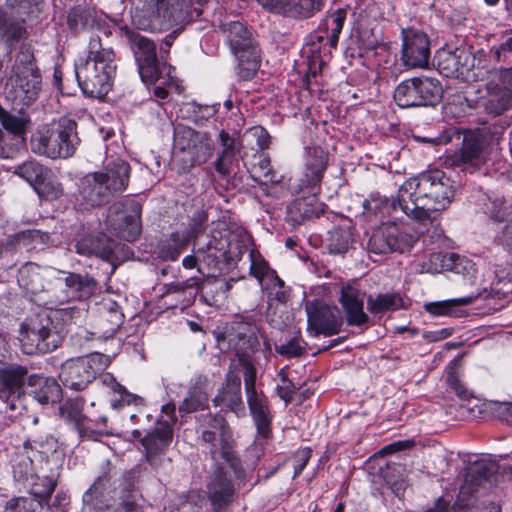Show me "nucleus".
<instances>
[{
  "mask_svg": "<svg viewBox=\"0 0 512 512\" xmlns=\"http://www.w3.org/2000/svg\"><path fill=\"white\" fill-rule=\"evenodd\" d=\"M62 271H57V274H52L51 278L47 281L44 294L37 301L44 305L57 306L70 302L68 289L65 287L64 277L61 276Z\"/></svg>",
  "mask_w": 512,
  "mask_h": 512,
  "instance_id": "f704fd0d",
  "label": "nucleus"
},
{
  "mask_svg": "<svg viewBox=\"0 0 512 512\" xmlns=\"http://www.w3.org/2000/svg\"><path fill=\"white\" fill-rule=\"evenodd\" d=\"M393 98L401 108L435 106L442 98V87L436 79L414 77L399 83Z\"/></svg>",
  "mask_w": 512,
  "mask_h": 512,
  "instance_id": "0eeeda50",
  "label": "nucleus"
},
{
  "mask_svg": "<svg viewBox=\"0 0 512 512\" xmlns=\"http://www.w3.org/2000/svg\"><path fill=\"white\" fill-rule=\"evenodd\" d=\"M114 241L106 235H100L95 239L82 240L77 243V251L81 254L95 255L109 260L114 254Z\"/></svg>",
  "mask_w": 512,
  "mask_h": 512,
  "instance_id": "58836bf2",
  "label": "nucleus"
},
{
  "mask_svg": "<svg viewBox=\"0 0 512 512\" xmlns=\"http://www.w3.org/2000/svg\"><path fill=\"white\" fill-rule=\"evenodd\" d=\"M289 213L295 221H302L318 216L308 199H297L289 207Z\"/></svg>",
  "mask_w": 512,
  "mask_h": 512,
  "instance_id": "e2e57ef3",
  "label": "nucleus"
},
{
  "mask_svg": "<svg viewBox=\"0 0 512 512\" xmlns=\"http://www.w3.org/2000/svg\"><path fill=\"white\" fill-rule=\"evenodd\" d=\"M280 383L277 385L278 396L285 401L286 404L292 402L296 393V386L288 379L286 368H282L278 372Z\"/></svg>",
  "mask_w": 512,
  "mask_h": 512,
  "instance_id": "774afa93",
  "label": "nucleus"
},
{
  "mask_svg": "<svg viewBox=\"0 0 512 512\" xmlns=\"http://www.w3.org/2000/svg\"><path fill=\"white\" fill-rule=\"evenodd\" d=\"M216 406L226 407L233 412H244V404L241 395V380L236 375H229L224 386L214 397Z\"/></svg>",
  "mask_w": 512,
  "mask_h": 512,
  "instance_id": "cd10ccee",
  "label": "nucleus"
},
{
  "mask_svg": "<svg viewBox=\"0 0 512 512\" xmlns=\"http://www.w3.org/2000/svg\"><path fill=\"white\" fill-rule=\"evenodd\" d=\"M61 276L64 277L71 301L89 298L97 289V281L88 274L62 271Z\"/></svg>",
  "mask_w": 512,
  "mask_h": 512,
  "instance_id": "7c9ffc66",
  "label": "nucleus"
},
{
  "mask_svg": "<svg viewBox=\"0 0 512 512\" xmlns=\"http://www.w3.org/2000/svg\"><path fill=\"white\" fill-rule=\"evenodd\" d=\"M15 173L35 187L44 182L47 169L36 161H27L17 166Z\"/></svg>",
  "mask_w": 512,
  "mask_h": 512,
  "instance_id": "3c124183",
  "label": "nucleus"
},
{
  "mask_svg": "<svg viewBox=\"0 0 512 512\" xmlns=\"http://www.w3.org/2000/svg\"><path fill=\"white\" fill-rule=\"evenodd\" d=\"M14 239L17 246L31 250L46 245L50 240V235L41 230L29 229L17 233Z\"/></svg>",
  "mask_w": 512,
  "mask_h": 512,
  "instance_id": "8fccbe9b",
  "label": "nucleus"
},
{
  "mask_svg": "<svg viewBox=\"0 0 512 512\" xmlns=\"http://www.w3.org/2000/svg\"><path fill=\"white\" fill-rule=\"evenodd\" d=\"M306 312L310 335L332 336L341 330L343 318L337 307H330L320 302H309L306 304Z\"/></svg>",
  "mask_w": 512,
  "mask_h": 512,
  "instance_id": "f8f14e48",
  "label": "nucleus"
},
{
  "mask_svg": "<svg viewBox=\"0 0 512 512\" xmlns=\"http://www.w3.org/2000/svg\"><path fill=\"white\" fill-rule=\"evenodd\" d=\"M479 106L492 116H499L512 108V91L495 83L487 84V93Z\"/></svg>",
  "mask_w": 512,
  "mask_h": 512,
  "instance_id": "b1692460",
  "label": "nucleus"
},
{
  "mask_svg": "<svg viewBox=\"0 0 512 512\" xmlns=\"http://www.w3.org/2000/svg\"><path fill=\"white\" fill-rule=\"evenodd\" d=\"M34 55L30 46L22 45L18 53L11 74H21L26 69L38 70L34 66Z\"/></svg>",
  "mask_w": 512,
  "mask_h": 512,
  "instance_id": "69168bd1",
  "label": "nucleus"
},
{
  "mask_svg": "<svg viewBox=\"0 0 512 512\" xmlns=\"http://www.w3.org/2000/svg\"><path fill=\"white\" fill-rule=\"evenodd\" d=\"M255 162L252 164L249 172L251 177L257 181L277 182L276 174L271 168L270 158L264 152L254 155Z\"/></svg>",
  "mask_w": 512,
  "mask_h": 512,
  "instance_id": "de8ad7c7",
  "label": "nucleus"
},
{
  "mask_svg": "<svg viewBox=\"0 0 512 512\" xmlns=\"http://www.w3.org/2000/svg\"><path fill=\"white\" fill-rule=\"evenodd\" d=\"M193 236L196 238V253L208 264L217 262L219 258L226 254L225 243L222 240L214 236H206V241L202 242L196 229L193 231Z\"/></svg>",
  "mask_w": 512,
  "mask_h": 512,
  "instance_id": "ea45409f",
  "label": "nucleus"
},
{
  "mask_svg": "<svg viewBox=\"0 0 512 512\" xmlns=\"http://www.w3.org/2000/svg\"><path fill=\"white\" fill-rule=\"evenodd\" d=\"M47 469L44 466H39L38 470L27 480L30 491L29 495L35 499L41 506L48 503L51 494L57 485L55 474H46Z\"/></svg>",
  "mask_w": 512,
  "mask_h": 512,
  "instance_id": "c756f323",
  "label": "nucleus"
},
{
  "mask_svg": "<svg viewBox=\"0 0 512 512\" xmlns=\"http://www.w3.org/2000/svg\"><path fill=\"white\" fill-rule=\"evenodd\" d=\"M271 9L287 17L309 18L319 11L324 0H269Z\"/></svg>",
  "mask_w": 512,
  "mask_h": 512,
  "instance_id": "393cba45",
  "label": "nucleus"
},
{
  "mask_svg": "<svg viewBox=\"0 0 512 512\" xmlns=\"http://www.w3.org/2000/svg\"><path fill=\"white\" fill-rule=\"evenodd\" d=\"M12 467L17 481H27L38 470L39 464L25 456V459L15 461Z\"/></svg>",
  "mask_w": 512,
  "mask_h": 512,
  "instance_id": "338daca9",
  "label": "nucleus"
},
{
  "mask_svg": "<svg viewBox=\"0 0 512 512\" xmlns=\"http://www.w3.org/2000/svg\"><path fill=\"white\" fill-rule=\"evenodd\" d=\"M463 259L456 253H433L429 256V262H423L421 272L438 273L441 270H451L460 273Z\"/></svg>",
  "mask_w": 512,
  "mask_h": 512,
  "instance_id": "e433bc0d",
  "label": "nucleus"
},
{
  "mask_svg": "<svg viewBox=\"0 0 512 512\" xmlns=\"http://www.w3.org/2000/svg\"><path fill=\"white\" fill-rule=\"evenodd\" d=\"M76 78L83 93L91 98H102L108 94L116 73L115 54L111 48L102 46L100 38L92 37L88 55L84 62L76 65Z\"/></svg>",
  "mask_w": 512,
  "mask_h": 512,
  "instance_id": "7ed1b4c3",
  "label": "nucleus"
},
{
  "mask_svg": "<svg viewBox=\"0 0 512 512\" xmlns=\"http://www.w3.org/2000/svg\"><path fill=\"white\" fill-rule=\"evenodd\" d=\"M117 469L109 459H103L99 464L98 475L91 487L84 493L83 502L87 505H93L105 489L113 488Z\"/></svg>",
  "mask_w": 512,
  "mask_h": 512,
  "instance_id": "c85d7f7f",
  "label": "nucleus"
},
{
  "mask_svg": "<svg viewBox=\"0 0 512 512\" xmlns=\"http://www.w3.org/2000/svg\"><path fill=\"white\" fill-rule=\"evenodd\" d=\"M110 363V358L101 353H92L66 360L59 372L62 384L75 391L84 390Z\"/></svg>",
  "mask_w": 512,
  "mask_h": 512,
  "instance_id": "423d86ee",
  "label": "nucleus"
},
{
  "mask_svg": "<svg viewBox=\"0 0 512 512\" xmlns=\"http://www.w3.org/2000/svg\"><path fill=\"white\" fill-rule=\"evenodd\" d=\"M208 402V396L201 385L192 387L179 407L180 412L191 413L203 408Z\"/></svg>",
  "mask_w": 512,
  "mask_h": 512,
  "instance_id": "5fc2aeb1",
  "label": "nucleus"
},
{
  "mask_svg": "<svg viewBox=\"0 0 512 512\" xmlns=\"http://www.w3.org/2000/svg\"><path fill=\"white\" fill-rule=\"evenodd\" d=\"M306 342L300 336H294L285 343L275 346V351L287 358L300 357L306 351Z\"/></svg>",
  "mask_w": 512,
  "mask_h": 512,
  "instance_id": "bf43d9fd",
  "label": "nucleus"
},
{
  "mask_svg": "<svg viewBox=\"0 0 512 512\" xmlns=\"http://www.w3.org/2000/svg\"><path fill=\"white\" fill-rule=\"evenodd\" d=\"M403 470L400 464L388 463L386 468L381 471L383 479L396 496H400L406 489V482L402 477Z\"/></svg>",
  "mask_w": 512,
  "mask_h": 512,
  "instance_id": "864d4df0",
  "label": "nucleus"
},
{
  "mask_svg": "<svg viewBox=\"0 0 512 512\" xmlns=\"http://www.w3.org/2000/svg\"><path fill=\"white\" fill-rule=\"evenodd\" d=\"M52 274H57V270L27 263L19 270L17 281L20 288L30 295L31 300L37 301L36 299L43 296Z\"/></svg>",
  "mask_w": 512,
  "mask_h": 512,
  "instance_id": "a211bd4d",
  "label": "nucleus"
},
{
  "mask_svg": "<svg viewBox=\"0 0 512 512\" xmlns=\"http://www.w3.org/2000/svg\"><path fill=\"white\" fill-rule=\"evenodd\" d=\"M173 431L167 422L158 423V425L148 432L141 443L145 448V455L148 463L157 469L162 465L161 455L167 450L172 442Z\"/></svg>",
  "mask_w": 512,
  "mask_h": 512,
  "instance_id": "dca6fc26",
  "label": "nucleus"
},
{
  "mask_svg": "<svg viewBox=\"0 0 512 512\" xmlns=\"http://www.w3.org/2000/svg\"><path fill=\"white\" fill-rule=\"evenodd\" d=\"M403 307V299L399 293H385L367 297V309L372 314L395 311Z\"/></svg>",
  "mask_w": 512,
  "mask_h": 512,
  "instance_id": "c03bdc74",
  "label": "nucleus"
},
{
  "mask_svg": "<svg viewBox=\"0 0 512 512\" xmlns=\"http://www.w3.org/2000/svg\"><path fill=\"white\" fill-rule=\"evenodd\" d=\"M42 507L37 499L31 496H23L9 500L3 512H37Z\"/></svg>",
  "mask_w": 512,
  "mask_h": 512,
  "instance_id": "13d9d810",
  "label": "nucleus"
},
{
  "mask_svg": "<svg viewBox=\"0 0 512 512\" xmlns=\"http://www.w3.org/2000/svg\"><path fill=\"white\" fill-rule=\"evenodd\" d=\"M455 196L454 182L440 169L433 168L407 179L398 189L394 209L399 208L424 234L437 225Z\"/></svg>",
  "mask_w": 512,
  "mask_h": 512,
  "instance_id": "f257e3e1",
  "label": "nucleus"
},
{
  "mask_svg": "<svg viewBox=\"0 0 512 512\" xmlns=\"http://www.w3.org/2000/svg\"><path fill=\"white\" fill-rule=\"evenodd\" d=\"M124 315L118 304L112 300L104 301L99 308L98 328L105 337H112L123 324Z\"/></svg>",
  "mask_w": 512,
  "mask_h": 512,
  "instance_id": "2f4dec72",
  "label": "nucleus"
},
{
  "mask_svg": "<svg viewBox=\"0 0 512 512\" xmlns=\"http://www.w3.org/2000/svg\"><path fill=\"white\" fill-rule=\"evenodd\" d=\"M327 166V154L320 147L308 148L305 158V170L301 178L302 185L307 188L317 186Z\"/></svg>",
  "mask_w": 512,
  "mask_h": 512,
  "instance_id": "bb28decb",
  "label": "nucleus"
},
{
  "mask_svg": "<svg viewBox=\"0 0 512 512\" xmlns=\"http://www.w3.org/2000/svg\"><path fill=\"white\" fill-rule=\"evenodd\" d=\"M131 167L121 158L107 161L101 170L88 173L77 183L74 194L79 208L88 210L107 203L128 187Z\"/></svg>",
  "mask_w": 512,
  "mask_h": 512,
  "instance_id": "f03ea898",
  "label": "nucleus"
},
{
  "mask_svg": "<svg viewBox=\"0 0 512 512\" xmlns=\"http://www.w3.org/2000/svg\"><path fill=\"white\" fill-rule=\"evenodd\" d=\"M208 498L215 510L226 508L233 499L234 486L227 477L224 467H217L207 485Z\"/></svg>",
  "mask_w": 512,
  "mask_h": 512,
  "instance_id": "4be33fe9",
  "label": "nucleus"
},
{
  "mask_svg": "<svg viewBox=\"0 0 512 512\" xmlns=\"http://www.w3.org/2000/svg\"><path fill=\"white\" fill-rule=\"evenodd\" d=\"M499 470L496 461L480 459L473 462L467 469L465 484L461 489L462 493H473L485 482H492Z\"/></svg>",
  "mask_w": 512,
  "mask_h": 512,
  "instance_id": "5701e85b",
  "label": "nucleus"
},
{
  "mask_svg": "<svg viewBox=\"0 0 512 512\" xmlns=\"http://www.w3.org/2000/svg\"><path fill=\"white\" fill-rule=\"evenodd\" d=\"M363 296L364 293L350 284L343 285L340 289L339 302L349 326L361 327L370 321V317L364 312Z\"/></svg>",
  "mask_w": 512,
  "mask_h": 512,
  "instance_id": "6ab92c4d",
  "label": "nucleus"
},
{
  "mask_svg": "<svg viewBox=\"0 0 512 512\" xmlns=\"http://www.w3.org/2000/svg\"><path fill=\"white\" fill-rule=\"evenodd\" d=\"M35 384L39 389L33 391V398L42 405L55 403L61 398V387L54 379L38 377Z\"/></svg>",
  "mask_w": 512,
  "mask_h": 512,
  "instance_id": "a18cd8bd",
  "label": "nucleus"
},
{
  "mask_svg": "<svg viewBox=\"0 0 512 512\" xmlns=\"http://www.w3.org/2000/svg\"><path fill=\"white\" fill-rule=\"evenodd\" d=\"M219 141L222 151L215 161V170L222 176H228L232 172V165L236 161V154L239 149L236 139L231 137L225 130L220 131Z\"/></svg>",
  "mask_w": 512,
  "mask_h": 512,
  "instance_id": "72a5a7b5",
  "label": "nucleus"
},
{
  "mask_svg": "<svg viewBox=\"0 0 512 512\" xmlns=\"http://www.w3.org/2000/svg\"><path fill=\"white\" fill-rule=\"evenodd\" d=\"M213 150L214 144L212 139L207 133L201 132L188 152L191 165L195 166L206 163L211 158Z\"/></svg>",
  "mask_w": 512,
  "mask_h": 512,
  "instance_id": "49530a36",
  "label": "nucleus"
},
{
  "mask_svg": "<svg viewBox=\"0 0 512 512\" xmlns=\"http://www.w3.org/2000/svg\"><path fill=\"white\" fill-rule=\"evenodd\" d=\"M141 205L135 200L115 202L108 209L107 230L115 237L134 241L141 234Z\"/></svg>",
  "mask_w": 512,
  "mask_h": 512,
  "instance_id": "6e6552de",
  "label": "nucleus"
},
{
  "mask_svg": "<svg viewBox=\"0 0 512 512\" xmlns=\"http://www.w3.org/2000/svg\"><path fill=\"white\" fill-rule=\"evenodd\" d=\"M100 382L103 386L110 389L113 393L119 395V399L111 401V407L114 409H118L124 405H130L131 403L135 405H142L143 398L129 393L124 386L117 382L115 377L110 373H105L100 377Z\"/></svg>",
  "mask_w": 512,
  "mask_h": 512,
  "instance_id": "a19ab883",
  "label": "nucleus"
},
{
  "mask_svg": "<svg viewBox=\"0 0 512 512\" xmlns=\"http://www.w3.org/2000/svg\"><path fill=\"white\" fill-rule=\"evenodd\" d=\"M230 342H235L236 353L242 367L244 368V385L246 395L257 392L255 387L257 372L251 359L247 356V351H254L258 348V338L254 333H251L248 336L239 334V326L237 325V334L234 338L230 339Z\"/></svg>",
  "mask_w": 512,
  "mask_h": 512,
  "instance_id": "aec40b11",
  "label": "nucleus"
},
{
  "mask_svg": "<svg viewBox=\"0 0 512 512\" xmlns=\"http://www.w3.org/2000/svg\"><path fill=\"white\" fill-rule=\"evenodd\" d=\"M129 44L142 81L144 83L156 82L166 68V64L158 59L156 44L138 33L129 35Z\"/></svg>",
  "mask_w": 512,
  "mask_h": 512,
  "instance_id": "9d476101",
  "label": "nucleus"
},
{
  "mask_svg": "<svg viewBox=\"0 0 512 512\" xmlns=\"http://www.w3.org/2000/svg\"><path fill=\"white\" fill-rule=\"evenodd\" d=\"M487 159V147L483 140L476 137L465 138L460 160L466 167L479 168Z\"/></svg>",
  "mask_w": 512,
  "mask_h": 512,
  "instance_id": "c9c22d12",
  "label": "nucleus"
},
{
  "mask_svg": "<svg viewBox=\"0 0 512 512\" xmlns=\"http://www.w3.org/2000/svg\"><path fill=\"white\" fill-rule=\"evenodd\" d=\"M438 70L445 77L457 78L473 65V57L464 47H443L437 54Z\"/></svg>",
  "mask_w": 512,
  "mask_h": 512,
  "instance_id": "f3484780",
  "label": "nucleus"
},
{
  "mask_svg": "<svg viewBox=\"0 0 512 512\" xmlns=\"http://www.w3.org/2000/svg\"><path fill=\"white\" fill-rule=\"evenodd\" d=\"M402 231L395 222H387L376 228L367 243V249L374 254L392 252L404 253L416 243L418 236Z\"/></svg>",
  "mask_w": 512,
  "mask_h": 512,
  "instance_id": "1a4fd4ad",
  "label": "nucleus"
},
{
  "mask_svg": "<svg viewBox=\"0 0 512 512\" xmlns=\"http://www.w3.org/2000/svg\"><path fill=\"white\" fill-rule=\"evenodd\" d=\"M6 89L8 96L16 103L31 105L41 89V76L38 70L26 69L21 74H11Z\"/></svg>",
  "mask_w": 512,
  "mask_h": 512,
  "instance_id": "4468645a",
  "label": "nucleus"
},
{
  "mask_svg": "<svg viewBox=\"0 0 512 512\" xmlns=\"http://www.w3.org/2000/svg\"><path fill=\"white\" fill-rule=\"evenodd\" d=\"M402 54L404 66L408 68H426L430 58V40L421 30L402 29Z\"/></svg>",
  "mask_w": 512,
  "mask_h": 512,
  "instance_id": "ddd939ff",
  "label": "nucleus"
},
{
  "mask_svg": "<svg viewBox=\"0 0 512 512\" xmlns=\"http://www.w3.org/2000/svg\"><path fill=\"white\" fill-rule=\"evenodd\" d=\"M352 244V237L346 230H336L331 233L329 250L334 254H342L348 251Z\"/></svg>",
  "mask_w": 512,
  "mask_h": 512,
  "instance_id": "0e129e2a",
  "label": "nucleus"
},
{
  "mask_svg": "<svg viewBox=\"0 0 512 512\" xmlns=\"http://www.w3.org/2000/svg\"><path fill=\"white\" fill-rule=\"evenodd\" d=\"M232 52L238 59L239 78L242 80L253 78L260 68V53L255 43H252L251 47H241Z\"/></svg>",
  "mask_w": 512,
  "mask_h": 512,
  "instance_id": "473e14b6",
  "label": "nucleus"
},
{
  "mask_svg": "<svg viewBox=\"0 0 512 512\" xmlns=\"http://www.w3.org/2000/svg\"><path fill=\"white\" fill-rule=\"evenodd\" d=\"M208 447V453L210 454L211 458L215 461L223 460L225 463L229 465V467L238 475L239 473V460L237 459L234 451V439L232 436V432L230 431V449L229 454L224 455L222 454V451L220 449H217L220 445V437H217V440H214L213 442H203Z\"/></svg>",
  "mask_w": 512,
  "mask_h": 512,
  "instance_id": "603ef678",
  "label": "nucleus"
},
{
  "mask_svg": "<svg viewBox=\"0 0 512 512\" xmlns=\"http://www.w3.org/2000/svg\"><path fill=\"white\" fill-rule=\"evenodd\" d=\"M66 331L53 322V315L41 310L27 317L19 330V341L25 354H45L57 349Z\"/></svg>",
  "mask_w": 512,
  "mask_h": 512,
  "instance_id": "39448f33",
  "label": "nucleus"
},
{
  "mask_svg": "<svg viewBox=\"0 0 512 512\" xmlns=\"http://www.w3.org/2000/svg\"><path fill=\"white\" fill-rule=\"evenodd\" d=\"M230 427L226 420L220 415L206 414L202 415L199 423L201 442H213L220 437V446L217 449L222 454L228 455L230 449Z\"/></svg>",
  "mask_w": 512,
  "mask_h": 512,
  "instance_id": "412c9836",
  "label": "nucleus"
},
{
  "mask_svg": "<svg viewBox=\"0 0 512 512\" xmlns=\"http://www.w3.org/2000/svg\"><path fill=\"white\" fill-rule=\"evenodd\" d=\"M38 418L34 417L33 427L23 444L24 453L28 459L35 461L39 466L48 464L49 457L56 452L57 440L48 432L46 426L37 427Z\"/></svg>",
  "mask_w": 512,
  "mask_h": 512,
  "instance_id": "2eb2a0df",
  "label": "nucleus"
},
{
  "mask_svg": "<svg viewBox=\"0 0 512 512\" xmlns=\"http://www.w3.org/2000/svg\"><path fill=\"white\" fill-rule=\"evenodd\" d=\"M200 134L201 132L195 131L190 127L179 126L174 137L176 148L182 152L188 153L192 145L196 142V137Z\"/></svg>",
  "mask_w": 512,
  "mask_h": 512,
  "instance_id": "680f3d73",
  "label": "nucleus"
},
{
  "mask_svg": "<svg viewBox=\"0 0 512 512\" xmlns=\"http://www.w3.org/2000/svg\"><path fill=\"white\" fill-rule=\"evenodd\" d=\"M396 200H388L386 198H381L379 196H372L370 199H366L362 203L363 214L383 216L385 213H389L390 210L397 212L401 211L399 208L394 209L392 207V203Z\"/></svg>",
  "mask_w": 512,
  "mask_h": 512,
  "instance_id": "4d7b16f0",
  "label": "nucleus"
},
{
  "mask_svg": "<svg viewBox=\"0 0 512 512\" xmlns=\"http://www.w3.org/2000/svg\"><path fill=\"white\" fill-rule=\"evenodd\" d=\"M0 120L3 127L18 136H22L26 133L27 123L29 122L24 116H16L8 112L2 111L0 114Z\"/></svg>",
  "mask_w": 512,
  "mask_h": 512,
  "instance_id": "052dcab7",
  "label": "nucleus"
},
{
  "mask_svg": "<svg viewBox=\"0 0 512 512\" xmlns=\"http://www.w3.org/2000/svg\"><path fill=\"white\" fill-rule=\"evenodd\" d=\"M474 299L475 297L471 295L445 301L430 302L425 304V310L436 316L447 315L459 317L462 315L460 307L471 304Z\"/></svg>",
  "mask_w": 512,
  "mask_h": 512,
  "instance_id": "79ce46f5",
  "label": "nucleus"
},
{
  "mask_svg": "<svg viewBox=\"0 0 512 512\" xmlns=\"http://www.w3.org/2000/svg\"><path fill=\"white\" fill-rule=\"evenodd\" d=\"M84 401L81 398L69 399L60 407L61 417L74 424L81 431L85 416L83 414Z\"/></svg>",
  "mask_w": 512,
  "mask_h": 512,
  "instance_id": "09e8293b",
  "label": "nucleus"
},
{
  "mask_svg": "<svg viewBox=\"0 0 512 512\" xmlns=\"http://www.w3.org/2000/svg\"><path fill=\"white\" fill-rule=\"evenodd\" d=\"M26 33L23 20L15 18L11 11L0 9V35L6 43L20 41Z\"/></svg>",
  "mask_w": 512,
  "mask_h": 512,
  "instance_id": "4c0bfd02",
  "label": "nucleus"
},
{
  "mask_svg": "<svg viewBox=\"0 0 512 512\" xmlns=\"http://www.w3.org/2000/svg\"><path fill=\"white\" fill-rule=\"evenodd\" d=\"M246 397L258 434L263 438H267L271 432L272 421L267 397L263 392L250 393Z\"/></svg>",
  "mask_w": 512,
  "mask_h": 512,
  "instance_id": "a878e982",
  "label": "nucleus"
},
{
  "mask_svg": "<svg viewBox=\"0 0 512 512\" xmlns=\"http://www.w3.org/2000/svg\"><path fill=\"white\" fill-rule=\"evenodd\" d=\"M27 368L19 364H8L0 368V399L11 411L21 413L26 409L24 384Z\"/></svg>",
  "mask_w": 512,
  "mask_h": 512,
  "instance_id": "9b49d317",
  "label": "nucleus"
},
{
  "mask_svg": "<svg viewBox=\"0 0 512 512\" xmlns=\"http://www.w3.org/2000/svg\"><path fill=\"white\" fill-rule=\"evenodd\" d=\"M80 144L77 123L68 117L39 127L31 136V150L50 159L72 157Z\"/></svg>",
  "mask_w": 512,
  "mask_h": 512,
  "instance_id": "20e7f679",
  "label": "nucleus"
},
{
  "mask_svg": "<svg viewBox=\"0 0 512 512\" xmlns=\"http://www.w3.org/2000/svg\"><path fill=\"white\" fill-rule=\"evenodd\" d=\"M223 32L226 34L227 41L231 50H236L241 47H251L254 43L251 33L239 21H232L222 25Z\"/></svg>",
  "mask_w": 512,
  "mask_h": 512,
  "instance_id": "37998d69",
  "label": "nucleus"
},
{
  "mask_svg": "<svg viewBox=\"0 0 512 512\" xmlns=\"http://www.w3.org/2000/svg\"><path fill=\"white\" fill-rule=\"evenodd\" d=\"M346 18L345 12L337 10L329 15L324 22L326 33H329L328 42L332 48H335L338 43L339 35L342 31L343 24Z\"/></svg>",
  "mask_w": 512,
  "mask_h": 512,
  "instance_id": "6e6d98bb",
  "label": "nucleus"
}]
</instances>
